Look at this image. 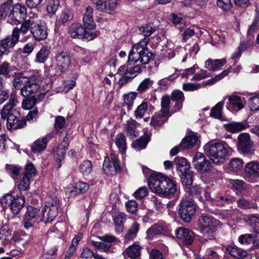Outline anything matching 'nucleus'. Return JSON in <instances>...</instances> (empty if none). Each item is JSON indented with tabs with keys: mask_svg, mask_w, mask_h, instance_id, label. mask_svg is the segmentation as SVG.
<instances>
[{
	"mask_svg": "<svg viewBox=\"0 0 259 259\" xmlns=\"http://www.w3.org/2000/svg\"><path fill=\"white\" fill-rule=\"evenodd\" d=\"M148 185L152 192L168 198L172 197L178 190L176 182L160 173L152 174Z\"/></svg>",
	"mask_w": 259,
	"mask_h": 259,
	"instance_id": "f257e3e1",
	"label": "nucleus"
},
{
	"mask_svg": "<svg viewBox=\"0 0 259 259\" xmlns=\"http://www.w3.org/2000/svg\"><path fill=\"white\" fill-rule=\"evenodd\" d=\"M17 104V100L11 97L1 111L2 118L7 119L9 130L21 128L26 125V120L25 118H21L19 109L16 108Z\"/></svg>",
	"mask_w": 259,
	"mask_h": 259,
	"instance_id": "f03ea898",
	"label": "nucleus"
},
{
	"mask_svg": "<svg viewBox=\"0 0 259 259\" xmlns=\"http://www.w3.org/2000/svg\"><path fill=\"white\" fill-rule=\"evenodd\" d=\"M149 38L144 37L132 48L128 56L127 66L134 65L139 61L142 64H147L152 58V54L147 49Z\"/></svg>",
	"mask_w": 259,
	"mask_h": 259,
	"instance_id": "7ed1b4c3",
	"label": "nucleus"
},
{
	"mask_svg": "<svg viewBox=\"0 0 259 259\" xmlns=\"http://www.w3.org/2000/svg\"><path fill=\"white\" fill-rule=\"evenodd\" d=\"M205 154L214 163L223 162L228 155L231 148L226 143L209 142L204 147Z\"/></svg>",
	"mask_w": 259,
	"mask_h": 259,
	"instance_id": "20e7f679",
	"label": "nucleus"
},
{
	"mask_svg": "<svg viewBox=\"0 0 259 259\" xmlns=\"http://www.w3.org/2000/svg\"><path fill=\"white\" fill-rule=\"evenodd\" d=\"M220 222L211 216L202 214L198 220L200 233L205 238L210 239L214 237Z\"/></svg>",
	"mask_w": 259,
	"mask_h": 259,
	"instance_id": "39448f33",
	"label": "nucleus"
},
{
	"mask_svg": "<svg viewBox=\"0 0 259 259\" xmlns=\"http://www.w3.org/2000/svg\"><path fill=\"white\" fill-rule=\"evenodd\" d=\"M41 219L40 209L28 206L23 218L22 225L27 231L32 232L37 229Z\"/></svg>",
	"mask_w": 259,
	"mask_h": 259,
	"instance_id": "423d86ee",
	"label": "nucleus"
},
{
	"mask_svg": "<svg viewBox=\"0 0 259 259\" xmlns=\"http://www.w3.org/2000/svg\"><path fill=\"white\" fill-rule=\"evenodd\" d=\"M61 210L60 200L57 197L52 198L46 202L41 222L46 224L53 222Z\"/></svg>",
	"mask_w": 259,
	"mask_h": 259,
	"instance_id": "0eeeda50",
	"label": "nucleus"
},
{
	"mask_svg": "<svg viewBox=\"0 0 259 259\" xmlns=\"http://www.w3.org/2000/svg\"><path fill=\"white\" fill-rule=\"evenodd\" d=\"M196 207L192 198H183L179 208V213L182 220L185 222H190L195 213Z\"/></svg>",
	"mask_w": 259,
	"mask_h": 259,
	"instance_id": "6e6552de",
	"label": "nucleus"
},
{
	"mask_svg": "<svg viewBox=\"0 0 259 259\" xmlns=\"http://www.w3.org/2000/svg\"><path fill=\"white\" fill-rule=\"evenodd\" d=\"M1 202L4 208L9 206L14 214H17L24 206L25 198L23 196L15 197L8 194L2 199Z\"/></svg>",
	"mask_w": 259,
	"mask_h": 259,
	"instance_id": "1a4fd4ad",
	"label": "nucleus"
},
{
	"mask_svg": "<svg viewBox=\"0 0 259 259\" xmlns=\"http://www.w3.org/2000/svg\"><path fill=\"white\" fill-rule=\"evenodd\" d=\"M70 36L74 38H85L88 40L99 35V32H89L79 24H72L69 29Z\"/></svg>",
	"mask_w": 259,
	"mask_h": 259,
	"instance_id": "9d476101",
	"label": "nucleus"
},
{
	"mask_svg": "<svg viewBox=\"0 0 259 259\" xmlns=\"http://www.w3.org/2000/svg\"><path fill=\"white\" fill-rule=\"evenodd\" d=\"M40 80L39 73L35 72L34 75L30 77L27 83L21 88V95L24 97L31 96L35 98L34 95L38 92L40 88L38 83Z\"/></svg>",
	"mask_w": 259,
	"mask_h": 259,
	"instance_id": "9b49d317",
	"label": "nucleus"
},
{
	"mask_svg": "<svg viewBox=\"0 0 259 259\" xmlns=\"http://www.w3.org/2000/svg\"><path fill=\"white\" fill-rule=\"evenodd\" d=\"M26 14V8L24 6L20 4L15 5L12 6L8 21L12 24L18 25L25 18Z\"/></svg>",
	"mask_w": 259,
	"mask_h": 259,
	"instance_id": "f8f14e48",
	"label": "nucleus"
},
{
	"mask_svg": "<svg viewBox=\"0 0 259 259\" xmlns=\"http://www.w3.org/2000/svg\"><path fill=\"white\" fill-rule=\"evenodd\" d=\"M103 168L105 174L109 176L113 175L120 171L119 160L113 154L110 155V157L105 158Z\"/></svg>",
	"mask_w": 259,
	"mask_h": 259,
	"instance_id": "ddd939ff",
	"label": "nucleus"
},
{
	"mask_svg": "<svg viewBox=\"0 0 259 259\" xmlns=\"http://www.w3.org/2000/svg\"><path fill=\"white\" fill-rule=\"evenodd\" d=\"M245 179L249 182L253 183L259 178V162H250L245 167Z\"/></svg>",
	"mask_w": 259,
	"mask_h": 259,
	"instance_id": "4468645a",
	"label": "nucleus"
},
{
	"mask_svg": "<svg viewBox=\"0 0 259 259\" xmlns=\"http://www.w3.org/2000/svg\"><path fill=\"white\" fill-rule=\"evenodd\" d=\"M192 163L198 171L205 172L211 170L210 162L201 153L198 152L195 154L193 157Z\"/></svg>",
	"mask_w": 259,
	"mask_h": 259,
	"instance_id": "2eb2a0df",
	"label": "nucleus"
},
{
	"mask_svg": "<svg viewBox=\"0 0 259 259\" xmlns=\"http://www.w3.org/2000/svg\"><path fill=\"white\" fill-rule=\"evenodd\" d=\"M31 33L36 41L44 40L48 36L47 27L40 22H33L31 27Z\"/></svg>",
	"mask_w": 259,
	"mask_h": 259,
	"instance_id": "dca6fc26",
	"label": "nucleus"
},
{
	"mask_svg": "<svg viewBox=\"0 0 259 259\" xmlns=\"http://www.w3.org/2000/svg\"><path fill=\"white\" fill-rule=\"evenodd\" d=\"M97 10L111 13L117 7L118 0H92Z\"/></svg>",
	"mask_w": 259,
	"mask_h": 259,
	"instance_id": "f3484780",
	"label": "nucleus"
},
{
	"mask_svg": "<svg viewBox=\"0 0 259 259\" xmlns=\"http://www.w3.org/2000/svg\"><path fill=\"white\" fill-rule=\"evenodd\" d=\"M176 235L181 243L189 245L193 241V233L187 228H178L176 230Z\"/></svg>",
	"mask_w": 259,
	"mask_h": 259,
	"instance_id": "a211bd4d",
	"label": "nucleus"
},
{
	"mask_svg": "<svg viewBox=\"0 0 259 259\" xmlns=\"http://www.w3.org/2000/svg\"><path fill=\"white\" fill-rule=\"evenodd\" d=\"M55 60L58 70L60 72L67 70L71 63V58L66 52H62L55 57Z\"/></svg>",
	"mask_w": 259,
	"mask_h": 259,
	"instance_id": "6ab92c4d",
	"label": "nucleus"
},
{
	"mask_svg": "<svg viewBox=\"0 0 259 259\" xmlns=\"http://www.w3.org/2000/svg\"><path fill=\"white\" fill-rule=\"evenodd\" d=\"M238 150L244 153L249 152L252 146L249 135L247 133L241 134L238 136Z\"/></svg>",
	"mask_w": 259,
	"mask_h": 259,
	"instance_id": "aec40b11",
	"label": "nucleus"
},
{
	"mask_svg": "<svg viewBox=\"0 0 259 259\" xmlns=\"http://www.w3.org/2000/svg\"><path fill=\"white\" fill-rule=\"evenodd\" d=\"M17 42L18 41L12 34L1 39L0 40V58L4 55L8 54L9 50L13 48Z\"/></svg>",
	"mask_w": 259,
	"mask_h": 259,
	"instance_id": "412c9836",
	"label": "nucleus"
},
{
	"mask_svg": "<svg viewBox=\"0 0 259 259\" xmlns=\"http://www.w3.org/2000/svg\"><path fill=\"white\" fill-rule=\"evenodd\" d=\"M54 136V133H50L48 134L46 137L42 138H39L36 140L33 144L31 147V150L34 153H39L44 151L47 146L48 142L47 140H50Z\"/></svg>",
	"mask_w": 259,
	"mask_h": 259,
	"instance_id": "4be33fe9",
	"label": "nucleus"
},
{
	"mask_svg": "<svg viewBox=\"0 0 259 259\" xmlns=\"http://www.w3.org/2000/svg\"><path fill=\"white\" fill-rule=\"evenodd\" d=\"M33 22V21H31L30 19L26 20L21 24L19 28L15 27L13 29L12 34L16 39L18 42L19 41L21 34L24 35L28 32L29 29L31 31V27Z\"/></svg>",
	"mask_w": 259,
	"mask_h": 259,
	"instance_id": "5701e85b",
	"label": "nucleus"
},
{
	"mask_svg": "<svg viewBox=\"0 0 259 259\" xmlns=\"http://www.w3.org/2000/svg\"><path fill=\"white\" fill-rule=\"evenodd\" d=\"M170 99L175 102L174 112L179 111L182 108L183 103L185 100L183 93L179 90H175L171 93Z\"/></svg>",
	"mask_w": 259,
	"mask_h": 259,
	"instance_id": "b1692460",
	"label": "nucleus"
},
{
	"mask_svg": "<svg viewBox=\"0 0 259 259\" xmlns=\"http://www.w3.org/2000/svg\"><path fill=\"white\" fill-rule=\"evenodd\" d=\"M141 247L136 244H133L132 245L128 247L123 252L125 257H129L131 259H137L141 255Z\"/></svg>",
	"mask_w": 259,
	"mask_h": 259,
	"instance_id": "393cba45",
	"label": "nucleus"
},
{
	"mask_svg": "<svg viewBox=\"0 0 259 259\" xmlns=\"http://www.w3.org/2000/svg\"><path fill=\"white\" fill-rule=\"evenodd\" d=\"M226 63L225 59L215 60L209 59L205 62V67L210 71H214L223 67Z\"/></svg>",
	"mask_w": 259,
	"mask_h": 259,
	"instance_id": "a878e982",
	"label": "nucleus"
},
{
	"mask_svg": "<svg viewBox=\"0 0 259 259\" xmlns=\"http://www.w3.org/2000/svg\"><path fill=\"white\" fill-rule=\"evenodd\" d=\"M15 70V67L11 66L8 62L4 61L0 63V75L9 78L16 74L14 72Z\"/></svg>",
	"mask_w": 259,
	"mask_h": 259,
	"instance_id": "bb28decb",
	"label": "nucleus"
},
{
	"mask_svg": "<svg viewBox=\"0 0 259 259\" xmlns=\"http://www.w3.org/2000/svg\"><path fill=\"white\" fill-rule=\"evenodd\" d=\"M186 191L188 193V195H186L187 198H191V196L196 197L200 201H204V199L201 196V193L203 191L201 187L199 186H193L191 188H186Z\"/></svg>",
	"mask_w": 259,
	"mask_h": 259,
	"instance_id": "cd10ccee",
	"label": "nucleus"
},
{
	"mask_svg": "<svg viewBox=\"0 0 259 259\" xmlns=\"http://www.w3.org/2000/svg\"><path fill=\"white\" fill-rule=\"evenodd\" d=\"M226 251L231 256L237 259L244 258L247 255L246 251L236 246H229L226 247Z\"/></svg>",
	"mask_w": 259,
	"mask_h": 259,
	"instance_id": "c85d7f7f",
	"label": "nucleus"
},
{
	"mask_svg": "<svg viewBox=\"0 0 259 259\" xmlns=\"http://www.w3.org/2000/svg\"><path fill=\"white\" fill-rule=\"evenodd\" d=\"M198 137L194 134H191L185 137L180 145L182 149H189L193 147L198 141Z\"/></svg>",
	"mask_w": 259,
	"mask_h": 259,
	"instance_id": "c756f323",
	"label": "nucleus"
},
{
	"mask_svg": "<svg viewBox=\"0 0 259 259\" xmlns=\"http://www.w3.org/2000/svg\"><path fill=\"white\" fill-rule=\"evenodd\" d=\"M138 124V122L133 119H131L127 121L125 130L131 138H135L138 136L139 132L137 130V126Z\"/></svg>",
	"mask_w": 259,
	"mask_h": 259,
	"instance_id": "7c9ffc66",
	"label": "nucleus"
},
{
	"mask_svg": "<svg viewBox=\"0 0 259 259\" xmlns=\"http://www.w3.org/2000/svg\"><path fill=\"white\" fill-rule=\"evenodd\" d=\"M248 127L246 122H233L226 125V129L231 133H237L245 130Z\"/></svg>",
	"mask_w": 259,
	"mask_h": 259,
	"instance_id": "2f4dec72",
	"label": "nucleus"
},
{
	"mask_svg": "<svg viewBox=\"0 0 259 259\" xmlns=\"http://www.w3.org/2000/svg\"><path fill=\"white\" fill-rule=\"evenodd\" d=\"M248 104L252 111H259V93H250Z\"/></svg>",
	"mask_w": 259,
	"mask_h": 259,
	"instance_id": "473e14b6",
	"label": "nucleus"
},
{
	"mask_svg": "<svg viewBox=\"0 0 259 259\" xmlns=\"http://www.w3.org/2000/svg\"><path fill=\"white\" fill-rule=\"evenodd\" d=\"M13 6V1L8 0L0 6V19H5L7 16L9 19L10 14Z\"/></svg>",
	"mask_w": 259,
	"mask_h": 259,
	"instance_id": "72a5a7b5",
	"label": "nucleus"
},
{
	"mask_svg": "<svg viewBox=\"0 0 259 259\" xmlns=\"http://www.w3.org/2000/svg\"><path fill=\"white\" fill-rule=\"evenodd\" d=\"M150 138V136L148 134H144L139 139L133 142L132 146L137 150L144 149L149 141Z\"/></svg>",
	"mask_w": 259,
	"mask_h": 259,
	"instance_id": "f704fd0d",
	"label": "nucleus"
},
{
	"mask_svg": "<svg viewBox=\"0 0 259 259\" xmlns=\"http://www.w3.org/2000/svg\"><path fill=\"white\" fill-rule=\"evenodd\" d=\"M174 162L176 165L177 169L181 173L190 170V165L187 159L181 157H177L175 158Z\"/></svg>",
	"mask_w": 259,
	"mask_h": 259,
	"instance_id": "c9c22d12",
	"label": "nucleus"
},
{
	"mask_svg": "<svg viewBox=\"0 0 259 259\" xmlns=\"http://www.w3.org/2000/svg\"><path fill=\"white\" fill-rule=\"evenodd\" d=\"M229 101L234 107H236L238 109L241 110L244 107L245 100L244 98H241L237 95H232L228 97Z\"/></svg>",
	"mask_w": 259,
	"mask_h": 259,
	"instance_id": "e433bc0d",
	"label": "nucleus"
},
{
	"mask_svg": "<svg viewBox=\"0 0 259 259\" xmlns=\"http://www.w3.org/2000/svg\"><path fill=\"white\" fill-rule=\"evenodd\" d=\"M89 188V185L85 182H79L75 184L73 189L70 191L71 196H75L80 193H84Z\"/></svg>",
	"mask_w": 259,
	"mask_h": 259,
	"instance_id": "4c0bfd02",
	"label": "nucleus"
},
{
	"mask_svg": "<svg viewBox=\"0 0 259 259\" xmlns=\"http://www.w3.org/2000/svg\"><path fill=\"white\" fill-rule=\"evenodd\" d=\"M244 162L239 158H233L229 162L228 168L230 170L235 172L240 171L243 167Z\"/></svg>",
	"mask_w": 259,
	"mask_h": 259,
	"instance_id": "58836bf2",
	"label": "nucleus"
},
{
	"mask_svg": "<svg viewBox=\"0 0 259 259\" xmlns=\"http://www.w3.org/2000/svg\"><path fill=\"white\" fill-rule=\"evenodd\" d=\"M50 50L49 47L46 46L42 47L36 55L35 62L44 63L49 57Z\"/></svg>",
	"mask_w": 259,
	"mask_h": 259,
	"instance_id": "ea45409f",
	"label": "nucleus"
},
{
	"mask_svg": "<svg viewBox=\"0 0 259 259\" xmlns=\"http://www.w3.org/2000/svg\"><path fill=\"white\" fill-rule=\"evenodd\" d=\"M238 206L242 209H257L258 208L256 202L250 201L243 197H241L237 201Z\"/></svg>",
	"mask_w": 259,
	"mask_h": 259,
	"instance_id": "a19ab883",
	"label": "nucleus"
},
{
	"mask_svg": "<svg viewBox=\"0 0 259 259\" xmlns=\"http://www.w3.org/2000/svg\"><path fill=\"white\" fill-rule=\"evenodd\" d=\"M167 115H164L162 113L159 112L155 113L152 116L150 122V124L155 127L161 125L166 120Z\"/></svg>",
	"mask_w": 259,
	"mask_h": 259,
	"instance_id": "79ce46f5",
	"label": "nucleus"
},
{
	"mask_svg": "<svg viewBox=\"0 0 259 259\" xmlns=\"http://www.w3.org/2000/svg\"><path fill=\"white\" fill-rule=\"evenodd\" d=\"M137 94L135 92H131L123 96V106H126L127 109L130 110L133 106L134 100H135Z\"/></svg>",
	"mask_w": 259,
	"mask_h": 259,
	"instance_id": "37998d69",
	"label": "nucleus"
},
{
	"mask_svg": "<svg viewBox=\"0 0 259 259\" xmlns=\"http://www.w3.org/2000/svg\"><path fill=\"white\" fill-rule=\"evenodd\" d=\"M67 144H65V146L58 145L57 149L56 151L55 159L58 162V167L61 166L60 162L64 159L66 154V150L68 148H66Z\"/></svg>",
	"mask_w": 259,
	"mask_h": 259,
	"instance_id": "c03bdc74",
	"label": "nucleus"
},
{
	"mask_svg": "<svg viewBox=\"0 0 259 259\" xmlns=\"http://www.w3.org/2000/svg\"><path fill=\"white\" fill-rule=\"evenodd\" d=\"M180 177L182 183L186 188H189L192 184L193 172L190 170L182 172Z\"/></svg>",
	"mask_w": 259,
	"mask_h": 259,
	"instance_id": "a18cd8bd",
	"label": "nucleus"
},
{
	"mask_svg": "<svg viewBox=\"0 0 259 259\" xmlns=\"http://www.w3.org/2000/svg\"><path fill=\"white\" fill-rule=\"evenodd\" d=\"M170 99L168 95L163 96L161 101V110L160 112L164 115H169Z\"/></svg>",
	"mask_w": 259,
	"mask_h": 259,
	"instance_id": "49530a36",
	"label": "nucleus"
},
{
	"mask_svg": "<svg viewBox=\"0 0 259 259\" xmlns=\"http://www.w3.org/2000/svg\"><path fill=\"white\" fill-rule=\"evenodd\" d=\"M139 30L141 34L145 37L149 38V36L155 32L156 27H153L150 24H146L139 27Z\"/></svg>",
	"mask_w": 259,
	"mask_h": 259,
	"instance_id": "de8ad7c7",
	"label": "nucleus"
},
{
	"mask_svg": "<svg viewBox=\"0 0 259 259\" xmlns=\"http://www.w3.org/2000/svg\"><path fill=\"white\" fill-rule=\"evenodd\" d=\"M15 238L16 241H17L25 247L29 244L31 237L30 235L26 234L24 232H21L15 237Z\"/></svg>",
	"mask_w": 259,
	"mask_h": 259,
	"instance_id": "09e8293b",
	"label": "nucleus"
},
{
	"mask_svg": "<svg viewBox=\"0 0 259 259\" xmlns=\"http://www.w3.org/2000/svg\"><path fill=\"white\" fill-rule=\"evenodd\" d=\"M115 143L121 153H122L125 151L126 143L125 142V137L123 134H120L116 135Z\"/></svg>",
	"mask_w": 259,
	"mask_h": 259,
	"instance_id": "8fccbe9b",
	"label": "nucleus"
},
{
	"mask_svg": "<svg viewBox=\"0 0 259 259\" xmlns=\"http://www.w3.org/2000/svg\"><path fill=\"white\" fill-rule=\"evenodd\" d=\"M148 104L145 102H142L135 111V117L136 118H142L148 110Z\"/></svg>",
	"mask_w": 259,
	"mask_h": 259,
	"instance_id": "3c124183",
	"label": "nucleus"
},
{
	"mask_svg": "<svg viewBox=\"0 0 259 259\" xmlns=\"http://www.w3.org/2000/svg\"><path fill=\"white\" fill-rule=\"evenodd\" d=\"M254 233L245 234L240 235L238 238L239 243L243 245L248 246L253 244Z\"/></svg>",
	"mask_w": 259,
	"mask_h": 259,
	"instance_id": "603ef678",
	"label": "nucleus"
},
{
	"mask_svg": "<svg viewBox=\"0 0 259 259\" xmlns=\"http://www.w3.org/2000/svg\"><path fill=\"white\" fill-rule=\"evenodd\" d=\"M229 183L232 188L239 192L246 188V183L242 180L230 179Z\"/></svg>",
	"mask_w": 259,
	"mask_h": 259,
	"instance_id": "864d4df0",
	"label": "nucleus"
},
{
	"mask_svg": "<svg viewBox=\"0 0 259 259\" xmlns=\"http://www.w3.org/2000/svg\"><path fill=\"white\" fill-rule=\"evenodd\" d=\"M30 78L22 76H17L13 80V86L16 89H20L21 90V88L27 83Z\"/></svg>",
	"mask_w": 259,
	"mask_h": 259,
	"instance_id": "5fc2aeb1",
	"label": "nucleus"
},
{
	"mask_svg": "<svg viewBox=\"0 0 259 259\" xmlns=\"http://www.w3.org/2000/svg\"><path fill=\"white\" fill-rule=\"evenodd\" d=\"M177 70H175V73L169 75L166 77H164L158 81L157 82L158 85L161 89H164L166 88L168 84L170 83L175 79L177 78L178 76V74L176 73Z\"/></svg>",
	"mask_w": 259,
	"mask_h": 259,
	"instance_id": "6e6d98bb",
	"label": "nucleus"
},
{
	"mask_svg": "<svg viewBox=\"0 0 259 259\" xmlns=\"http://www.w3.org/2000/svg\"><path fill=\"white\" fill-rule=\"evenodd\" d=\"M208 0H184L182 4L185 7H192L195 5L200 8H203L207 4Z\"/></svg>",
	"mask_w": 259,
	"mask_h": 259,
	"instance_id": "4d7b16f0",
	"label": "nucleus"
},
{
	"mask_svg": "<svg viewBox=\"0 0 259 259\" xmlns=\"http://www.w3.org/2000/svg\"><path fill=\"white\" fill-rule=\"evenodd\" d=\"M153 83V81L150 78H146L139 84L137 91L140 93L146 92L150 89Z\"/></svg>",
	"mask_w": 259,
	"mask_h": 259,
	"instance_id": "13d9d810",
	"label": "nucleus"
},
{
	"mask_svg": "<svg viewBox=\"0 0 259 259\" xmlns=\"http://www.w3.org/2000/svg\"><path fill=\"white\" fill-rule=\"evenodd\" d=\"M60 5L59 0H49L47 3L46 9L49 14H54Z\"/></svg>",
	"mask_w": 259,
	"mask_h": 259,
	"instance_id": "bf43d9fd",
	"label": "nucleus"
},
{
	"mask_svg": "<svg viewBox=\"0 0 259 259\" xmlns=\"http://www.w3.org/2000/svg\"><path fill=\"white\" fill-rule=\"evenodd\" d=\"M92 164L90 161H83L79 166L80 171L85 176H88L92 171Z\"/></svg>",
	"mask_w": 259,
	"mask_h": 259,
	"instance_id": "052dcab7",
	"label": "nucleus"
},
{
	"mask_svg": "<svg viewBox=\"0 0 259 259\" xmlns=\"http://www.w3.org/2000/svg\"><path fill=\"white\" fill-rule=\"evenodd\" d=\"M223 103L221 102L218 103L214 107H213L210 112V115L215 118L220 119L222 117V110Z\"/></svg>",
	"mask_w": 259,
	"mask_h": 259,
	"instance_id": "680f3d73",
	"label": "nucleus"
},
{
	"mask_svg": "<svg viewBox=\"0 0 259 259\" xmlns=\"http://www.w3.org/2000/svg\"><path fill=\"white\" fill-rule=\"evenodd\" d=\"M6 169L12 177L16 179L20 174L21 168L15 165L7 164L6 165Z\"/></svg>",
	"mask_w": 259,
	"mask_h": 259,
	"instance_id": "e2e57ef3",
	"label": "nucleus"
},
{
	"mask_svg": "<svg viewBox=\"0 0 259 259\" xmlns=\"http://www.w3.org/2000/svg\"><path fill=\"white\" fill-rule=\"evenodd\" d=\"M142 64L139 63L134 65L131 68L126 69V73L133 78L138 75V74L142 72Z\"/></svg>",
	"mask_w": 259,
	"mask_h": 259,
	"instance_id": "0e129e2a",
	"label": "nucleus"
},
{
	"mask_svg": "<svg viewBox=\"0 0 259 259\" xmlns=\"http://www.w3.org/2000/svg\"><path fill=\"white\" fill-rule=\"evenodd\" d=\"M72 19V17L69 13L62 12L59 15L56 20V23L59 25L64 24Z\"/></svg>",
	"mask_w": 259,
	"mask_h": 259,
	"instance_id": "69168bd1",
	"label": "nucleus"
},
{
	"mask_svg": "<svg viewBox=\"0 0 259 259\" xmlns=\"http://www.w3.org/2000/svg\"><path fill=\"white\" fill-rule=\"evenodd\" d=\"M22 103V108L26 110L31 109L36 104V98L34 97H26Z\"/></svg>",
	"mask_w": 259,
	"mask_h": 259,
	"instance_id": "338daca9",
	"label": "nucleus"
},
{
	"mask_svg": "<svg viewBox=\"0 0 259 259\" xmlns=\"http://www.w3.org/2000/svg\"><path fill=\"white\" fill-rule=\"evenodd\" d=\"M91 243L97 249L104 252H107L111 247V245L109 243L105 242H97L91 240Z\"/></svg>",
	"mask_w": 259,
	"mask_h": 259,
	"instance_id": "774afa93",
	"label": "nucleus"
}]
</instances>
